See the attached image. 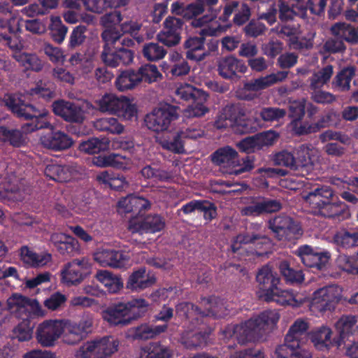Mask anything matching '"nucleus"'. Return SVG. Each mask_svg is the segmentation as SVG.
<instances>
[{
  "label": "nucleus",
  "mask_w": 358,
  "mask_h": 358,
  "mask_svg": "<svg viewBox=\"0 0 358 358\" xmlns=\"http://www.w3.org/2000/svg\"><path fill=\"white\" fill-rule=\"evenodd\" d=\"M279 318L278 314L266 310L239 324L227 326L222 335L225 339L234 338L241 345L255 342L263 337L270 327L275 325Z\"/></svg>",
  "instance_id": "nucleus-1"
},
{
  "label": "nucleus",
  "mask_w": 358,
  "mask_h": 358,
  "mask_svg": "<svg viewBox=\"0 0 358 358\" xmlns=\"http://www.w3.org/2000/svg\"><path fill=\"white\" fill-rule=\"evenodd\" d=\"M256 280L260 289L259 297L265 301H274L281 306L296 305L293 291L280 287V278L270 266L264 265L258 270Z\"/></svg>",
  "instance_id": "nucleus-2"
},
{
  "label": "nucleus",
  "mask_w": 358,
  "mask_h": 358,
  "mask_svg": "<svg viewBox=\"0 0 358 358\" xmlns=\"http://www.w3.org/2000/svg\"><path fill=\"white\" fill-rule=\"evenodd\" d=\"M308 323L297 319L289 327L283 344L275 351L278 358H312L311 352L303 348L302 340L307 337Z\"/></svg>",
  "instance_id": "nucleus-3"
},
{
  "label": "nucleus",
  "mask_w": 358,
  "mask_h": 358,
  "mask_svg": "<svg viewBox=\"0 0 358 358\" xmlns=\"http://www.w3.org/2000/svg\"><path fill=\"white\" fill-rule=\"evenodd\" d=\"M6 106L17 117L32 119L31 122L22 127V133L29 134L37 129L52 128L50 121L46 118L48 112L37 110L32 105L25 103L16 95L8 94L4 97Z\"/></svg>",
  "instance_id": "nucleus-4"
},
{
  "label": "nucleus",
  "mask_w": 358,
  "mask_h": 358,
  "mask_svg": "<svg viewBox=\"0 0 358 358\" xmlns=\"http://www.w3.org/2000/svg\"><path fill=\"white\" fill-rule=\"evenodd\" d=\"M148 306L144 299H135L106 308L102 310L101 317L110 325L125 326L143 315Z\"/></svg>",
  "instance_id": "nucleus-5"
},
{
  "label": "nucleus",
  "mask_w": 358,
  "mask_h": 358,
  "mask_svg": "<svg viewBox=\"0 0 358 358\" xmlns=\"http://www.w3.org/2000/svg\"><path fill=\"white\" fill-rule=\"evenodd\" d=\"M213 18V16L204 15L192 21V24L194 27L203 28L201 29L199 36H189L184 41L183 48L187 59L201 62L209 55V52H206L205 50L206 36L215 35L216 30L205 25L211 22Z\"/></svg>",
  "instance_id": "nucleus-6"
},
{
  "label": "nucleus",
  "mask_w": 358,
  "mask_h": 358,
  "mask_svg": "<svg viewBox=\"0 0 358 358\" xmlns=\"http://www.w3.org/2000/svg\"><path fill=\"white\" fill-rule=\"evenodd\" d=\"M122 15L120 12L115 11L106 15L102 17V22L106 27V30L102 34V37L106 42V45L103 50L101 57L103 62L110 66L116 67L120 65V58L118 57L117 47H113L120 38V33L116 28L111 27V24H116L122 21Z\"/></svg>",
  "instance_id": "nucleus-7"
},
{
  "label": "nucleus",
  "mask_w": 358,
  "mask_h": 358,
  "mask_svg": "<svg viewBox=\"0 0 358 358\" xmlns=\"http://www.w3.org/2000/svg\"><path fill=\"white\" fill-rule=\"evenodd\" d=\"M66 331V319L45 320L38 324L36 338L41 346L51 348L55 346L60 338L64 343Z\"/></svg>",
  "instance_id": "nucleus-8"
},
{
  "label": "nucleus",
  "mask_w": 358,
  "mask_h": 358,
  "mask_svg": "<svg viewBox=\"0 0 358 358\" xmlns=\"http://www.w3.org/2000/svg\"><path fill=\"white\" fill-rule=\"evenodd\" d=\"M268 227L279 241H292L299 238L303 229L297 221L287 215H278L268 222Z\"/></svg>",
  "instance_id": "nucleus-9"
},
{
  "label": "nucleus",
  "mask_w": 358,
  "mask_h": 358,
  "mask_svg": "<svg viewBox=\"0 0 358 358\" xmlns=\"http://www.w3.org/2000/svg\"><path fill=\"white\" fill-rule=\"evenodd\" d=\"M94 108L87 101L76 104L64 100H58L52 103L54 113L71 122H82L86 114L92 112Z\"/></svg>",
  "instance_id": "nucleus-10"
},
{
  "label": "nucleus",
  "mask_w": 358,
  "mask_h": 358,
  "mask_svg": "<svg viewBox=\"0 0 358 358\" xmlns=\"http://www.w3.org/2000/svg\"><path fill=\"white\" fill-rule=\"evenodd\" d=\"M341 297V289L336 285L317 289L313 294L310 308L320 312L334 310Z\"/></svg>",
  "instance_id": "nucleus-11"
},
{
  "label": "nucleus",
  "mask_w": 358,
  "mask_h": 358,
  "mask_svg": "<svg viewBox=\"0 0 358 358\" xmlns=\"http://www.w3.org/2000/svg\"><path fill=\"white\" fill-rule=\"evenodd\" d=\"M94 323L92 314L85 313L78 322L66 320L67 331L64 336V344L76 345L91 331Z\"/></svg>",
  "instance_id": "nucleus-12"
},
{
  "label": "nucleus",
  "mask_w": 358,
  "mask_h": 358,
  "mask_svg": "<svg viewBox=\"0 0 358 358\" xmlns=\"http://www.w3.org/2000/svg\"><path fill=\"white\" fill-rule=\"evenodd\" d=\"M218 75L225 80H237L247 73L248 66L245 61L230 55L220 57L217 61Z\"/></svg>",
  "instance_id": "nucleus-13"
},
{
  "label": "nucleus",
  "mask_w": 358,
  "mask_h": 358,
  "mask_svg": "<svg viewBox=\"0 0 358 358\" xmlns=\"http://www.w3.org/2000/svg\"><path fill=\"white\" fill-rule=\"evenodd\" d=\"M90 268V264L87 258L74 259L66 264L61 271L62 282L67 285L80 283Z\"/></svg>",
  "instance_id": "nucleus-14"
},
{
  "label": "nucleus",
  "mask_w": 358,
  "mask_h": 358,
  "mask_svg": "<svg viewBox=\"0 0 358 358\" xmlns=\"http://www.w3.org/2000/svg\"><path fill=\"white\" fill-rule=\"evenodd\" d=\"M222 110L236 132L246 134L253 131L252 121L247 118L245 110L241 103L227 104Z\"/></svg>",
  "instance_id": "nucleus-15"
},
{
  "label": "nucleus",
  "mask_w": 358,
  "mask_h": 358,
  "mask_svg": "<svg viewBox=\"0 0 358 358\" xmlns=\"http://www.w3.org/2000/svg\"><path fill=\"white\" fill-rule=\"evenodd\" d=\"M183 20L169 16L164 22L163 29L158 34V42L168 47L178 45L181 39Z\"/></svg>",
  "instance_id": "nucleus-16"
},
{
  "label": "nucleus",
  "mask_w": 358,
  "mask_h": 358,
  "mask_svg": "<svg viewBox=\"0 0 358 358\" xmlns=\"http://www.w3.org/2000/svg\"><path fill=\"white\" fill-rule=\"evenodd\" d=\"M301 262L307 267L322 270L330 259L329 252H317L308 245L299 246L295 252Z\"/></svg>",
  "instance_id": "nucleus-17"
},
{
  "label": "nucleus",
  "mask_w": 358,
  "mask_h": 358,
  "mask_svg": "<svg viewBox=\"0 0 358 358\" xmlns=\"http://www.w3.org/2000/svg\"><path fill=\"white\" fill-rule=\"evenodd\" d=\"M155 280V272L141 267L129 275L126 282V288L133 292H139L153 285Z\"/></svg>",
  "instance_id": "nucleus-18"
},
{
  "label": "nucleus",
  "mask_w": 358,
  "mask_h": 358,
  "mask_svg": "<svg viewBox=\"0 0 358 358\" xmlns=\"http://www.w3.org/2000/svg\"><path fill=\"white\" fill-rule=\"evenodd\" d=\"M94 259L101 266L122 268L128 264L129 257L120 251L101 248L94 252Z\"/></svg>",
  "instance_id": "nucleus-19"
},
{
  "label": "nucleus",
  "mask_w": 358,
  "mask_h": 358,
  "mask_svg": "<svg viewBox=\"0 0 358 358\" xmlns=\"http://www.w3.org/2000/svg\"><path fill=\"white\" fill-rule=\"evenodd\" d=\"M40 142L43 147L56 151L68 149L73 143L68 134L60 131H52L41 134Z\"/></svg>",
  "instance_id": "nucleus-20"
},
{
  "label": "nucleus",
  "mask_w": 358,
  "mask_h": 358,
  "mask_svg": "<svg viewBox=\"0 0 358 358\" xmlns=\"http://www.w3.org/2000/svg\"><path fill=\"white\" fill-rule=\"evenodd\" d=\"M143 212L130 218L127 229L132 233H155L157 230V217L155 215H143Z\"/></svg>",
  "instance_id": "nucleus-21"
},
{
  "label": "nucleus",
  "mask_w": 358,
  "mask_h": 358,
  "mask_svg": "<svg viewBox=\"0 0 358 358\" xmlns=\"http://www.w3.org/2000/svg\"><path fill=\"white\" fill-rule=\"evenodd\" d=\"M238 239L241 241H243L244 244L252 245L254 253L258 257H262L268 253L271 247V240L264 234L254 231H247L246 233L241 234Z\"/></svg>",
  "instance_id": "nucleus-22"
},
{
  "label": "nucleus",
  "mask_w": 358,
  "mask_h": 358,
  "mask_svg": "<svg viewBox=\"0 0 358 358\" xmlns=\"http://www.w3.org/2000/svg\"><path fill=\"white\" fill-rule=\"evenodd\" d=\"M357 320L354 315H343L336 323L337 335L334 337V343L340 347L345 343V338L355 334L358 329Z\"/></svg>",
  "instance_id": "nucleus-23"
},
{
  "label": "nucleus",
  "mask_w": 358,
  "mask_h": 358,
  "mask_svg": "<svg viewBox=\"0 0 358 358\" xmlns=\"http://www.w3.org/2000/svg\"><path fill=\"white\" fill-rule=\"evenodd\" d=\"M288 72L280 71L266 76L252 79L244 84V89L251 92H258L266 89L274 84L282 82L287 77Z\"/></svg>",
  "instance_id": "nucleus-24"
},
{
  "label": "nucleus",
  "mask_w": 358,
  "mask_h": 358,
  "mask_svg": "<svg viewBox=\"0 0 358 358\" xmlns=\"http://www.w3.org/2000/svg\"><path fill=\"white\" fill-rule=\"evenodd\" d=\"M312 150L306 145H301L294 156V171L296 175L308 176L313 169V162L311 158Z\"/></svg>",
  "instance_id": "nucleus-25"
},
{
  "label": "nucleus",
  "mask_w": 358,
  "mask_h": 358,
  "mask_svg": "<svg viewBox=\"0 0 358 358\" xmlns=\"http://www.w3.org/2000/svg\"><path fill=\"white\" fill-rule=\"evenodd\" d=\"M150 201L141 196L129 194L122 198L117 203V210L120 213H129L135 210L138 213L146 211L150 208Z\"/></svg>",
  "instance_id": "nucleus-26"
},
{
  "label": "nucleus",
  "mask_w": 358,
  "mask_h": 358,
  "mask_svg": "<svg viewBox=\"0 0 358 358\" xmlns=\"http://www.w3.org/2000/svg\"><path fill=\"white\" fill-rule=\"evenodd\" d=\"M332 36L345 41L350 45L358 44V27L345 22H338L331 25Z\"/></svg>",
  "instance_id": "nucleus-27"
},
{
  "label": "nucleus",
  "mask_w": 358,
  "mask_h": 358,
  "mask_svg": "<svg viewBox=\"0 0 358 358\" xmlns=\"http://www.w3.org/2000/svg\"><path fill=\"white\" fill-rule=\"evenodd\" d=\"M50 241L62 254L74 255L80 250L78 241L73 237L63 233H54Z\"/></svg>",
  "instance_id": "nucleus-28"
},
{
  "label": "nucleus",
  "mask_w": 358,
  "mask_h": 358,
  "mask_svg": "<svg viewBox=\"0 0 358 358\" xmlns=\"http://www.w3.org/2000/svg\"><path fill=\"white\" fill-rule=\"evenodd\" d=\"M334 190L330 186L323 185L310 192L306 196V201L312 208L317 211L320 207L334 199Z\"/></svg>",
  "instance_id": "nucleus-29"
},
{
  "label": "nucleus",
  "mask_w": 358,
  "mask_h": 358,
  "mask_svg": "<svg viewBox=\"0 0 358 358\" xmlns=\"http://www.w3.org/2000/svg\"><path fill=\"white\" fill-rule=\"evenodd\" d=\"M179 107L166 103H158V128L166 131L172 124L178 119V110Z\"/></svg>",
  "instance_id": "nucleus-30"
},
{
  "label": "nucleus",
  "mask_w": 358,
  "mask_h": 358,
  "mask_svg": "<svg viewBox=\"0 0 358 358\" xmlns=\"http://www.w3.org/2000/svg\"><path fill=\"white\" fill-rule=\"evenodd\" d=\"M332 331L331 329L327 327H321L314 331H312L308 336L314 346L320 350H328L331 347L336 346L334 343V338L331 340Z\"/></svg>",
  "instance_id": "nucleus-31"
},
{
  "label": "nucleus",
  "mask_w": 358,
  "mask_h": 358,
  "mask_svg": "<svg viewBox=\"0 0 358 358\" xmlns=\"http://www.w3.org/2000/svg\"><path fill=\"white\" fill-rule=\"evenodd\" d=\"M211 161L216 165L231 166L238 161V154L229 145L218 148L211 155Z\"/></svg>",
  "instance_id": "nucleus-32"
},
{
  "label": "nucleus",
  "mask_w": 358,
  "mask_h": 358,
  "mask_svg": "<svg viewBox=\"0 0 358 358\" xmlns=\"http://www.w3.org/2000/svg\"><path fill=\"white\" fill-rule=\"evenodd\" d=\"M20 259L27 266L38 267L49 263L52 259V256L48 252L38 254L27 246H23L20 249Z\"/></svg>",
  "instance_id": "nucleus-33"
},
{
  "label": "nucleus",
  "mask_w": 358,
  "mask_h": 358,
  "mask_svg": "<svg viewBox=\"0 0 358 358\" xmlns=\"http://www.w3.org/2000/svg\"><path fill=\"white\" fill-rule=\"evenodd\" d=\"M183 136L180 131L172 132L170 131L164 134L158 143L164 149L173 153L182 154L185 152Z\"/></svg>",
  "instance_id": "nucleus-34"
},
{
  "label": "nucleus",
  "mask_w": 358,
  "mask_h": 358,
  "mask_svg": "<svg viewBox=\"0 0 358 358\" xmlns=\"http://www.w3.org/2000/svg\"><path fill=\"white\" fill-rule=\"evenodd\" d=\"M76 170L69 166L48 164L45 169V174L50 178L59 182L71 180L76 176Z\"/></svg>",
  "instance_id": "nucleus-35"
},
{
  "label": "nucleus",
  "mask_w": 358,
  "mask_h": 358,
  "mask_svg": "<svg viewBox=\"0 0 358 358\" xmlns=\"http://www.w3.org/2000/svg\"><path fill=\"white\" fill-rule=\"evenodd\" d=\"M201 303L204 306L203 310L201 309V316L220 317L225 313L223 300L219 297L211 296L208 298H203Z\"/></svg>",
  "instance_id": "nucleus-36"
},
{
  "label": "nucleus",
  "mask_w": 358,
  "mask_h": 358,
  "mask_svg": "<svg viewBox=\"0 0 358 358\" xmlns=\"http://www.w3.org/2000/svg\"><path fill=\"white\" fill-rule=\"evenodd\" d=\"M357 68L355 66L343 67L334 77L332 82L334 87L341 92H348L350 90V83L356 75Z\"/></svg>",
  "instance_id": "nucleus-37"
},
{
  "label": "nucleus",
  "mask_w": 358,
  "mask_h": 358,
  "mask_svg": "<svg viewBox=\"0 0 358 358\" xmlns=\"http://www.w3.org/2000/svg\"><path fill=\"white\" fill-rule=\"evenodd\" d=\"M141 82L139 73L134 71H125L120 73L115 80V87L120 92L131 90Z\"/></svg>",
  "instance_id": "nucleus-38"
},
{
  "label": "nucleus",
  "mask_w": 358,
  "mask_h": 358,
  "mask_svg": "<svg viewBox=\"0 0 358 358\" xmlns=\"http://www.w3.org/2000/svg\"><path fill=\"white\" fill-rule=\"evenodd\" d=\"M96 278L110 293H117L123 287L122 279L108 271L100 270L97 271Z\"/></svg>",
  "instance_id": "nucleus-39"
},
{
  "label": "nucleus",
  "mask_w": 358,
  "mask_h": 358,
  "mask_svg": "<svg viewBox=\"0 0 358 358\" xmlns=\"http://www.w3.org/2000/svg\"><path fill=\"white\" fill-rule=\"evenodd\" d=\"M99 358H109L117 352L119 341L113 336L96 338Z\"/></svg>",
  "instance_id": "nucleus-40"
},
{
  "label": "nucleus",
  "mask_w": 358,
  "mask_h": 358,
  "mask_svg": "<svg viewBox=\"0 0 358 358\" xmlns=\"http://www.w3.org/2000/svg\"><path fill=\"white\" fill-rule=\"evenodd\" d=\"M279 269L287 283L299 285L304 280V273L301 268L292 266L287 261L280 263Z\"/></svg>",
  "instance_id": "nucleus-41"
},
{
  "label": "nucleus",
  "mask_w": 358,
  "mask_h": 358,
  "mask_svg": "<svg viewBox=\"0 0 358 358\" xmlns=\"http://www.w3.org/2000/svg\"><path fill=\"white\" fill-rule=\"evenodd\" d=\"M175 93L178 98L184 101H206L208 96L204 91L187 83L181 84L177 87Z\"/></svg>",
  "instance_id": "nucleus-42"
},
{
  "label": "nucleus",
  "mask_w": 358,
  "mask_h": 358,
  "mask_svg": "<svg viewBox=\"0 0 358 358\" xmlns=\"http://www.w3.org/2000/svg\"><path fill=\"white\" fill-rule=\"evenodd\" d=\"M110 148V141L108 138H92L82 142L79 150L87 154H95L101 151H106Z\"/></svg>",
  "instance_id": "nucleus-43"
},
{
  "label": "nucleus",
  "mask_w": 358,
  "mask_h": 358,
  "mask_svg": "<svg viewBox=\"0 0 358 358\" xmlns=\"http://www.w3.org/2000/svg\"><path fill=\"white\" fill-rule=\"evenodd\" d=\"M123 98L124 96H117L114 94H106L97 100L96 103L101 111L116 115Z\"/></svg>",
  "instance_id": "nucleus-44"
},
{
  "label": "nucleus",
  "mask_w": 358,
  "mask_h": 358,
  "mask_svg": "<svg viewBox=\"0 0 358 358\" xmlns=\"http://www.w3.org/2000/svg\"><path fill=\"white\" fill-rule=\"evenodd\" d=\"M29 194V190L20 187H15L10 184L0 185V199H8L20 201Z\"/></svg>",
  "instance_id": "nucleus-45"
},
{
  "label": "nucleus",
  "mask_w": 358,
  "mask_h": 358,
  "mask_svg": "<svg viewBox=\"0 0 358 358\" xmlns=\"http://www.w3.org/2000/svg\"><path fill=\"white\" fill-rule=\"evenodd\" d=\"M345 204L342 201H334L332 199L330 201L324 205L316 211L324 217H340L345 213Z\"/></svg>",
  "instance_id": "nucleus-46"
},
{
  "label": "nucleus",
  "mask_w": 358,
  "mask_h": 358,
  "mask_svg": "<svg viewBox=\"0 0 358 358\" xmlns=\"http://www.w3.org/2000/svg\"><path fill=\"white\" fill-rule=\"evenodd\" d=\"M15 60L24 69L36 71H40L43 64L37 55L25 52H15L14 54Z\"/></svg>",
  "instance_id": "nucleus-47"
},
{
  "label": "nucleus",
  "mask_w": 358,
  "mask_h": 358,
  "mask_svg": "<svg viewBox=\"0 0 358 358\" xmlns=\"http://www.w3.org/2000/svg\"><path fill=\"white\" fill-rule=\"evenodd\" d=\"M0 141L8 143L14 147H20L25 143V138L20 130L0 127Z\"/></svg>",
  "instance_id": "nucleus-48"
},
{
  "label": "nucleus",
  "mask_w": 358,
  "mask_h": 358,
  "mask_svg": "<svg viewBox=\"0 0 358 358\" xmlns=\"http://www.w3.org/2000/svg\"><path fill=\"white\" fill-rule=\"evenodd\" d=\"M94 127L99 131H109L113 134L123 133L124 127L115 117H103L94 122Z\"/></svg>",
  "instance_id": "nucleus-49"
},
{
  "label": "nucleus",
  "mask_w": 358,
  "mask_h": 358,
  "mask_svg": "<svg viewBox=\"0 0 358 358\" xmlns=\"http://www.w3.org/2000/svg\"><path fill=\"white\" fill-rule=\"evenodd\" d=\"M125 121H134L137 120L138 109L133 100L124 96L119 111L116 114Z\"/></svg>",
  "instance_id": "nucleus-50"
},
{
  "label": "nucleus",
  "mask_w": 358,
  "mask_h": 358,
  "mask_svg": "<svg viewBox=\"0 0 358 358\" xmlns=\"http://www.w3.org/2000/svg\"><path fill=\"white\" fill-rule=\"evenodd\" d=\"M27 297L15 294L7 300V308L11 313L19 315L20 317H28L26 314Z\"/></svg>",
  "instance_id": "nucleus-51"
},
{
  "label": "nucleus",
  "mask_w": 358,
  "mask_h": 358,
  "mask_svg": "<svg viewBox=\"0 0 358 358\" xmlns=\"http://www.w3.org/2000/svg\"><path fill=\"white\" fill-rule=\"evenodd\" d=\"M333 66L327 65L319 71L315 73L310 78V87L316 90L322 87L329 81L333 75Z\"/></svg>",
  "instance_id": "nucleus-52"
},
{
  "label": "nucleus",
  "mask_w": 358,
  "mask_h": 358,
  "mask_svg": "<svg viewBox=\"0 0 358 358\" xmlns=\"http://www.w3.org/2000/svg\"><path fill=\"white\" fill-rule=\"evenodd\" d=\"M27 317H22V321L13 330V337L18 341H28L32 338L33 331Z\"/></svg>",
  "instance_id": "nucleus-53"
},
{
  "label": "nucleus",
  "mask_w": 358,
  "mask_h": 358,
  "mask_svg": "<svg viewBox=\"0 0 358 358\" xmlns=\"http://www.w3.org/2000/svg\"><path fill=\"white\" fill-rule=\"evenodd\" d=\"M157 333L155 325L143 324L129 329V336L136 339H149L153 338Z\"/></svg>",
  "instance_id": "nucleus-54"
},
{
  "label": "nucleus",
  "mask_w": 358,
  "mask_h": 358,
  "mask_svg": "<svg viewBox=\"0 0 358 358\" xmlns=\"http://www.w3.org/2000/svg\"><path fill=\"white\" fill-rule=\"evenodd\" d=\"M0 13L7 16L9 32L11 34L18 32L20 29L21 18L17 13L11 11L8 3H0Z\"/></svg>",
  "instance_id": "nucleus-55"
},
{
  "label": "nucleus",
  "mask_w": 358,
  "mask_h": 358,
  "mask_svg": "<svg viewBox=\"0 0 358 358\" xmlns=\"http://www.w3.org/2000/svg\"><path fill=\"white\" fill-rule=\"evenodd\" d=\"M337 264L343 271L351 274H358V252L351 256L339 255L337 259Z\"/></svg>",
  "instance_id": "nucleus-56"
},
{
  "label": "nucleus",
  "mask_w": 358,
  "mask_h": 358,
  "mask_svg": "<svg viewBox=\"0 0 358 358\" xmlns=\"http://www.w3.org/2000/svg\"><path fill=\"white\" fill-rule=\"evenodd\" d=\"M50 21V29L53 40L58 43H62L67 34V28L62 24L59 17L52 16Z\"/></svg>",
  "instance_id": "nucleus-57"
},
{
  "label": "nucleus",
  "mask_w": 358,
  "mask_h": 358,
  "mask_svg": "<svg viewBox=\"0 0 358 358\" xmlns=\"http://www.w3.org/2000/svg\"><path fill=\"white\" fill-rule=\"evenodd\" d=\"M243 31L248 37L257 38L265 34L267 27L259 19H252L245 24Z\"/></svg>",
  "instance_id": "nucleus-58"
},
{
  "label": "nucleus",
  "mask_w": 358,
  "mask_h": 358,
  "mask_svg": "<svg viewBox=\"0 0 358 358\" xmlns=\"http://www.w3.org/2000/svg\"><path fill=\"white\" fill-rule=\"evenodd\" d=\"M76 358H99L95 339L84 343L75 352Z\"/></svg>",
  "instance_id": "nucleus-59"
},
{
  "label": "nucleus",
  "mask_w": 358,
  "mask_h": 358,
  "mask_svg": "<svg viewBox=\"0 0 358 358\" xmlns=\"http://www.w3.org/2000/svg\"><path fill=\"white\" fill-rule=\"evenodd\" d=\"M208 338V334L200 331L183 338L182 343L185 348L192 350L197 347L205 346L207 344Z\"/></svg>",
  "instance_id": "nucleus-60"
},
{
  "label": "nucleus",
  "mask_w": 358,
  "mask_h": 358,
  "mask_svg": "<svg viewBox=\"0 0 358 358\" xmlns=\"http://www.w3.org/2000/svg\"><path fill=\"white\" fill-rule=\"evenodd\" d=\"M236 147L239 151L247 154L261 150L257 134L243 138L236 143Z\"/></svg>",
  "instance_id": "nucleus-61"
},
{
  "label": "nucleus",
  "mask_w": 358,
  "mask_h": 358,
  "mask_svg": "<svg viewBox=\"0 0 358 358\" xmlns=\"http://www.w3.org/2000/svg\"><path fill=\"white\" fill-rule=\"evenodd\" d=\"M286 115V110L276 107L263 108L260 112V117L264 121H279Z\"/></svg>",
  "instance_id": "nucleus-62"
},
{
  "label": "nucleus",
  "mask_w": 358,
  "mask_h": 358,
  "mask_svg": "<svg viewBox=\"0 0 358 358\" xmlns=\"http://www.w3.org/2000/svg\"><path fill=\"white\" fill-rule=\"evenodd\" d=\"M338 117L339 114L334 110L327 111L324 115L320 116L317 122L313 123L315 133L320 131L322 129L332 125L334 120Z\"/></svg>",
  "instance_id": "nucleus-63"
},
{
  "label": "nucleus",
  "mask_w": 358,
  "mask_h": 358,
  "mask_svg": "<svg viewBox=\"0 0 358 358\" xmlns=\"http://www.w3.org/2000/svg\"><path fill=\"white\" fill-rule=\"evenodd\" d=\"M110 166L120 170H129L134 166L133 160L126 156L111 153L110 154Z\"/></svg>",
  "instance_id": "nucleus-64"
}]
</instances>
